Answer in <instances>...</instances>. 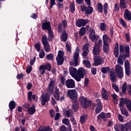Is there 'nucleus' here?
Segmentation results:
<instances>
[{
  "label": "nucleus",
  "instance_id": "nucleus-1",
  "mask_svg": "<svg viewBox=\"0 0 131 131\" xmlns=\"http://www.w3.org/2000/svg\"><path fill=\"white\" fill-rule=\"evenodd\" d=\"M70 74L73 77L76 81L79 82L81 81V78L84 77V74L86 71L84 69L80 68L78 70L76 68L71 67L69 68Z\"/></svg>",
  "mask_w": 131,
  "mask_h": 131
},
{
  "label": "nucleus",
  "instance_id": "nucleus-2",
  "mask_svg": "<svg viewBox=\"0 0 131 131\" xmlns=\"http://www.w3.org/2000/svg\"><path fill=\"white\" fill-rule=\"evenodd\" d=\"M68 96L69 97L70 99L75 100V101H73L72 108L73 110L76 112V111L78 110V102H77V100H76V99H77L78 97L77 92L75 90H68Z\"/></svg>",
  "mask_w": 131,
  "mask_h": 131
},
{
  "label": "nucleus",
  "instance_id": "nucleus-3",
  "mask_svg": "<svg viewBox=\"0 0 131 131\" xmlns=\"http://www.w3.org/2000/svg\"><path fill=\"white\" fill-rule=\"evenodd\" d=\"M78 57H79V47H77L76 52L74 54V59L70 62V65L76 67L78 65Z\"/></svg>",
  "mask_w": 131,
  "mask_h": 131
},
{
  "label": "nucleus",
  "instance_id": "nucleus-4",
  "mask_svg": "<svg viewBox=\"0 0 131 131\" xmlns=\"http://www.w3.org/2000/svg\"><path fill=\"white\" fill-rule=\"evenodd\" d=\"M115 73L117 74V77L122 79L123 78V68L119 64H116L115 67Z\"/></svg>",
  "mask_w": 131,
  "mask_h": 131
},
{
  "label": "nucleus",
  "instance_id": "nucleus-5",
  "mask_svg": "<svg viewBox=\"0 0 131 131\" xmlns=\"http://www.w3.org/2000/svg\"><path fill=\"white\" fill-rule=\"evenodd\" d=\"M56 61L57 65H62L64 62V52L59 50L56 57Z\"/></svg>",
  "mask_w": 131,
  "mask_h": 131
},
{
  "label": "nucleus",
  "instance_id": "nucleus-6",
  "mask_svg": "<svg viewBox=\"0 0 131 131\" xmlns=\"http://www.w3.org/2000/svg\"><path fill=\"white\" fill-rule=\"evenodd\" d=\"M125 102L126 104V107L128 110L131 112V100H124V99L121 98L120 103H119L120 108L124 107L123 105L125 104Z\"/></svg>",
  "mask_w": 131,
  "mask_h": 131
},
{
  "label": "nucleus",
  "instance_id": "nucleus-7",
  "mask_svg": "<svg viewBox=\"0 0 131 131\" xmlns=\"http://www.w3.org/2000/svg\"><path fill=\"white\" fill-rule=\"evenodd\" d=\"M42 29L46 31H48V33H53L52 30V26H51V23L50 21H45L42 24Z\"/></svg>",
  "mask_w": 131,
  "mask_h": 131
},
{
  "label": "nucleus",
  "instance_id": "nucleus-8",
  "mask_svg": "<svg viewBox=\"0 0 131 131\" xmlns=\"http://www.w3.org/2000/svg\"><path fill=\"white\" fill-rule=\"evenodd\" d=\"M90 22V20L86 19L79 18L76 21V26L77 27H81L82 26H85L88 23Z\"/></svg>",
  "mask_w": 131,
  "mask_h": 131
},
{
  "label": "nucleus",
  "instance_id": "nucleus-9",
  "mask_svg": "<svg viewBox=\"0 0 131 131\" xmlns=\"http://www.w3.org/2000/svg\"><path fill=\"white\" fill-rule=\"evenodd\" d=\"M119 50H120V52L121 53V54H123V53H124V50L126 53V57H127V58H128L129 57V47H126L124 48V47L123 46V45H120L119 47Z\"/></svg>",
  "mask_w": 131,
  "mask_h": 131
},
{
  "label": "nucleus",
  "instance_id": "nucleus-10",
  "mask_svg": "<svg viewBox=\"0 0 131 131\" xmlns=\"http://www.w3.org/2000/svg\"><path fill=\"white\" fill-rule=\"evenodd\" d=\"M95 66L102 65L104 64V60L100 56H95L94 58Z\"/></svg>",
  "mask_w": 131,
  "mask_h": 131
},
{
  "label": "nucleus",
  "instance_id": "nucleus-11",
  "mask_svg": "<svg viewBox=\"0 0 131 131\" xmlns=\"http://www.w3.org/2000/svg\"><path fill=\"white\" fill-rule=\"evenodd\" d=\"M50 101V96L48 95L42 94L40 97L41 105L45 106L47 102Z\"/></svg>",
  "mask_w": 131,
  "mask_h": 131
},
{
  "label": "nucleus",
  "instance_id": "nucleus-12",
  "mask_svg": "<svg viewBox=\"0 0 131 131\" xmlns=\"http://www.w3.org/2000/svg\"><path fill=\"white\" fill-rule=\"evenodd\" d=\"M66 85L68 89L75 88V82L72 79H69L66 81Z\"/></svg>",
  "mask_w": 131,
  "mask_h": 131
},
{
  "label": "nucleus",
  "instance_id": "nucleus-13",
  "mask_svg": "<svg viewBox=\"0 0 131 131\" xmlns=\"http://www.w3.org/2000/svg\"><path fill=\"white\" fill-rule=\"evenodd\" d=\"M79 101L83 108H86V107H88V100L86 98L83 96H81L80 97Z\"/></svg>",
  "mask_w": 131,
  "mask_h": 131
},
{
  "label": "nucleus",
  "instance_id": "nucleus-14",
  "mask_svg": "<svg viewBox=\"0 0 131 131\" xmlns=\"http://www.w3.org/2000/svg\"><path fill=\"white\" fill-rule=\"evenodd\" d=\"M101 96L102 99H104V100H105L106 101H108V100H109V97L110 95L107 93V91L105 90L104 88L102 89Z\"/></svg>",
  "mask_w": 131,
  "mask_h": 131
},
{
  "label": "nucleus",
  "instance_id": "nucleus-15",
  "mask_svg": "<svg viewBox=\"0 0 131 131\" xmlns=\"http://www.w3.org/2000/svg\"><path fill=\"white\" fill-rule=\"evenodd\" d=\"M28 99L30 102H31L32 99L34 101H37L38 97L35 94L32 95V92L30 91L28 93Z\"/></svg>",
  "mask_w": 131,
  "mask_h": 131
},
{
  "label": "nucleus",
  "instance_id": "nucleus-16",
  "mask_svg": "<svg viewBox=\"0 0 131 131\" xmlns=\"http://www.w3.org/2000/svg\"><path fill=\"white\" fill-rule=\"evenodd\" d=\"M125 73L127 76L130 75V65L128 61H126L124 63Z\"/></svg>",
  "mask_w": 131,
  "mask_h": 131
},
{
  "label": "nucleus",
  "instance_id": "nucleus-17",
  "mask_svg": "<svg viewBox=\"0 0 131 131\" xmlns=\"http://www.w3.org/2000/svg\"><path fill=\"white\" fill-rule=\"evenodd\" d=\"M124 19L127 21H131V12L128 9L125 10L124 12Z\"/></svg>",
  "mask_w": 131,
  "mask_h": 131
},
{
  "label": "nucleus",
  "instance_id": "nucleus-18",
  "mask_svg": "<svg viewBox=\"0 0 131 131\" xmlns=\"http://www.w3.org/2000/svg\"><path fill=\"white\" fill-rule=\"evenodd\" d=\"M100 47L98 46L97 44H95L93 47V54L94 56H98L100 54Z\"/></svg>",
  "mask_w": 131,
  "mask_h": 131
},
{
  "label": "nucleus",
  "instance_id": "nucleus-19",
  "mask_svg": "<svg viewBox=\"0 0 131 131\" xmlns=\"http://www.w3.org/2000/svg\"><path fill=\"white\" fill-rule=\"evenodd\" d=\"M120 8L121 10L127 8V2L125 0H120Z\"/></svg>",
  "mask_w": 131,
  "mask_h": 131
},
{
  "label": "nucleus",
  "instance_id": "nucleus-20",
  "mask_svg": "<svg viewBox=\"0 0 131 131\" xmlns=\"http://www.w3.org/2000/svg\"><path fill=\"white\" fill-rule=\"evenodd\" d=\"M55 86V81H51L49 84L48 90L50 91L51 94L54 93V87Z\"/></svg>",
  "mask_w": 131,
  "mask_h": 131
},
{
  "label": "nucleus",
  "instance_id": "nucleus-21",
  "mask_svg": "<svg viewBox=\"0 0 131 131\" xmlns=\"http://www.w3.org/2000/svg\"><path fill=\"white\" fill-rule=\"evenodd\" d=\"M123 129L124 131L131 130V121L124 124Z\"/></svg>",
  "mask_w": 131,
  "mask_h": 131
},
{
  "label": "nucleus",
  "instance_id": "nucleus-22",
  "mask_svg": "<svg viewBox=\"0 0 131 131\" xmlns=\"http://www.w3.org/2000/svg\"><path fill=\"white\" fill-rule=\"evenodd\" d=\"M37 131H52V129L50 128V126H41L38 127Z\"/></svg>",
  "mask_w": 131,
  "mask_h": 131
},
{
  "label": "nucleus",
  "instance_id": "nucleus-23",
  "mask_svg": "<svg viewBox=\"0 0 131 131\" xmlns=\"http://www.w3.org/2000/svg\"><path fill=\"white\" fill-rule=\"evenodd\" d=\"M57 3V8H58L60 11H63L64 10V6L63 5V2L64 0H56Z\"/></svg>",
  "mask_w": 131,
  "mask_h": 131
},
{
  "label": "nucleus",
  "instance_id": "nucleus-24",
  "mask_svg": "<svg viewBox=\"0 0 131 131\" xmlns=\"http://www.w3.org/2000/svg\"><path fill=\"white\" fill-rule=\"evenodd\" d=\"M57 27L58 32H59V33H66V30L64 28H63V27H62V23H60L57 26Z\"/></svg>",
  "mask_w": 131,
  "mask_h": 131
},
{
  "label": "nucleus",
  "instance_id": "nucleus-25",
  "mask_svg": "<svg viewBox=\"0 0 131 131\" xmlns=\"http://www.w3.org/2000/svg\"><path fill=\"white\" fill-rule=\"evenodd\" d=\"M59 90L58 88H56L53 95V97H54L55 100H57V101L60 100V93H59Z\"/></svg>",
  "mask_w": 131,
  "mask_h": 131
},
{
  "label": "nucleus",
  "instance_id": "nucleus-26",
  "mask_svg": "<svg viewBox=\"0 0 131 131\" xmlns=\"http://www.w3.org/2000/svg\"><path fill=\"white\" fill-rule=\"evenodd\" d=\"M114 128L116 131H119V129H120L121 131H124L123 125L121 124H116L114 125Z\"/></svg>",
  "mask_w": 131,
  "mask_h": 131
},
{
  "label": "nucleus",
  "instance_id": "nucleus-27",
  "mask_svg": "<svg viewBox=\"0 0 131 131\" xmlns=\"http://www.w3.org/2000/svg\"><path fill=\"white\" fill-rule=\"evenodd\" d=\"M93 11L94 9L93 8V7L91 6V5H88L85 10V14H86V15H91V14H92Z\"/></svg>",
  "mask_w": 131,
  "mask_h": 131
},
{
  "label": "nucleus",
  "instance_id": "nucleus-28",
  "mask_svg": "<svg viewBox=\"0 0 131 131\" xmlns=\"http://www.w3.org/2000/svg\"><path fill=\"white\" fill-rule=\"evenodd\" d=\"M110 79L112 82H115L116 81V75L114 72H110Z\"/></svg>",
  "mask_w": 131,
  "mask_h": 131
},
{
  "label": "nucleus",
  "instance_id": "nucleus-29",
  "mask_svg": "<svg viewBox=\"0 0 131 131\" xmlns=\"http://www.w3.org/2000/svg\"><path fill=\"white\" fill-rule=\"evenodd\" d=\"M103 43H108V42H111V38L109 37L107 35H104L103 36Z\"/></svg>",
  "mask_w": 131,
  "mask_h": 131
},
{
  "label": "nucleus",
  "instance_id": "nucleus-30",
  "mask_svg": "<svg viewBox=\"0 0 131 131\" xmlns=\"http://www.w3.org/2000/svg\"><path fill=\"white\" fill-rule=\"evenodd\" d=\"M114 55L116 58H118L119 55V51L118 50V43L116 42L115 47L114 50Z\"/></svg>",
  "mask_w": 131,
  "mask_h": 131
},
{
  "label": "nucleus",
  "instance_id": "nucleus-31",
  "mask_svg": "<svg viewBox=\"0 0 131 131\" xmlns=\"http://www.w3.org/2000/svg\"><path fill=\"white\" fill-rule=\"evenodd\" d=\"M9 107L10 111H12L16 108V102L14 101H11L9 103Z\"/></svg>",
  "mask_w": 131,
  "mask_h": 131
},
{
  "label": "nucleus",
  "instance_id": "nucleus-32",
  "mask_svg": "<svg viewBox=\"0 0 131 131\" xmlns=\"http://www.w3.org/2000/svg\"><path fill=\"white\" fill-rule=\"evenodd\" d=\"M103 52L106 54L109 53V43H103Z\"/></svg>",
  "mask_w": 131,
  "mask_h": 131
},
{
  "label": "nucleus",
  "instance_id": "nucleus-33",
  "mask_svg": "<svg viewBox=\"0 0 131 131\" xmlns=\"http://www.w3.org/2000/svg\"><path fill=\"white\" fill-rule=\"evenodd\" d=\"M123 55H120L117 60L118 65H123Z\"/></svg>",
  "mask_w": 131,
  "mask_h": 131
},
{
  "label": "nucleus",
  "instance_id": "nucleus-34",
  "mask_svg": "<svg viewBox=\"0 0 131 131\" xmlns=\"http://www.w3.org/2000/svg\"><path fill=\"white\" fill-rule=\"evenodd\" d=\"M90 39L92 41H94V40H96L97 38H99V36L96 35L95 33H91L89 35Z\"/></svg>",
  "mask_w": 131,
  "mask_h": 131
},
{
  "label": "nucleus",
  "instance_id": "nucleus-35",
  "mask_svg": "<svg viewBox=\"0 0 131 131\" xmlns=\"http://www.w3.org/2000/svg\"><path fill=\"white\" fill-rule=\"evenodd\" d=\"M121 112L123 115H125V116H129V114H128V112L126 111L125 107H120Z\"/></svg>",
  "mask_w": 131,
  "mask_h": 131
},
{
  "label": "nucleus",
  "instance_id": "nucleus-36",
  "mask_svg": "<svg viewBox=\"0 0 131 131\" xmlns=\"http://www.w3.org/2000/svg\"><path fill=\"white\" fill-rule=\"evenodd\" d=\"M44 50H45V52L46 53H49V52L51 51V46H50V44L48 43L47 44H44L43 45Z\"/></svg>",
  "mask_w": 131,
  "mask_h": 131
},
{
  "label": "nucleus",
  "instance_id": "nucleus-37",
  "mask_svg": "<svg viewBox=\"0 0 131 131\" xmlns=\"http://www.w3.org/2000/svg\"><path fill=\"white\" fill-rule=\"evenodd\" d=\"M29 114L30 115H32V114H34L35 112V106L32 105V107H30L28 110Z\"/></svg>",
  "mask_w": 131,
  "mask_h": 131
},
{
  "label": "nucleus",
  "instance_id": "nucleus-38",
  "mask_svg": "<svg viewBox=\"0 0 131 131\" xmlns=\"http://www.w3.org/2000/svg\"><path fill=\"white\" fill-rule=\"evenodd\" d=\"M67 39H68V35L66 33H62L60 37L61 41L65 42Z\"/></svg>",
  "mask_w": 131,
  "mask_h": 131
},
{
  "label": "nucleus",
  "instance_id": "nucleus-39",
  "mask_svg": "<svg viewBox=\"0 0 131 131\" xmlns=\"http://www.w3.org/2000/svg\"><path fill=\"white\" fill-rule=\"evenodd\" d=\"M110 71V67H106L101 68V72L104 74H106V73H108Z\"/></svg>",
  "mask_w": 131,
  "mask_h": 131
},
{
  "label": "nucleus",
  "instance_id": "nucleus-40",
  "mask_svg": "<svg viewBox=\"0 0 131 131\" xmlns=\"http://www.w3.org/2000/svg\"><path fill=\"white\" fill-rule=\"evenodd\" d=\"M108 3H105L103 5V13L104 15H107L108 14Z\"/></svg>",
  "mask_w": 131,
  "mask_h": 131
},
{
  "label": "nucleus",
  "instance_id": "nucleus-41",
  "mask_svg": "<svg viewBox=\"0 0 131 131\" xmlns=\"http://www.w3.org/2000/svg\"><path fill=\"white\" fill-rule=\"evenodd\" d=\"M97 8L98 11L99 13H103V5H102V3H98L97 4Z\"/></svg>",
  "mask_w": 131,
  "mask_h": 131
},
{
  "label": "nucleus",
  "instance_id": "nucleus-42",
  "mask_svg": "<svg viewBox=\"0 0 131 131\" xmlns=\"http://www.w3.org/2000/svg\"><path fill=\"white\" fill-rule=\"evenodd\" d=\"M42 66L44 67L45 70H48V71H51V69H52V67L51 66V64L50 63L42 64Z\"/></svg>",
  "mask_w": 131,
  "mask_h": 131
},
{
  "label": "nucleus",
  "instance_id": "nucleus-43",
  "mask_svg": "<svg viewBox=\"0 0 131 131\" xmlns=\"http://www.w3.org/2000/svg\"><path fill=\"white\" fill-rule=\"evenodd\" d=\"M83 64L85 65V67L87 68H91L92 64H91V62L89 60H83Z\"/></svg>",
  "mask_w": 131,
  "mask_h": 131
},
{
  "label": "nucleus",
  "instance_id": "nucleus-44",
  "mask_svg": "<svg viewBox=\"0 0 131 131\" xmlns=\"http://www.w3.org/2000/svg\"><path fill=\"white\" fill-rule=\"evenodd\" d=\"M41 41L43 45L49 43V42L48 41V37L46 35H43L42 36Z\"/></svg>",
  "mask_w": 131,
  "mask_h": 131
},
{
  "label": "nucleus",
  "instance_id": "nucleus-45",
  "mask_svg": "<svg viewBox=\"0 0 131 131\" xmlns=\"http://www.w3.org/2000/svg\"><path fill=\"white\" fill-rule=\"evenodd\" d=\"M70 9L72 14H73L74 12H75V5H74V2H73L72 3H71L70 5Z\"/></svg>",
  "mask_w": 131,
  "mask_h": 131
},
{
  "label": "nucleus",
  "instance_id": "nucleus-46",
  "mask_svg": "<svg viewBox=\"0 0 131 131\" xmlns=\"http://www.w3.org/2000/svg\"><path fill=\"white\" fill-rule=\"evenodd\" d=\"M39 71L40 74H41V75H43V74H45V73H46V70L42 65H41L39 67Z\"/></svg>",
  "mask_w": 131,
  "mask_h": 131
},
{
  "label": "nucleus",
  "instance_id": "nucleus-47",
  "mask_svg": "<svg viewBox=\"0 0 131 131\" xmlns=\"http://www.w3.org/2000/svg\"><path fill=\"white\" fill-rule=\"evenodd\" d=\"M71 113H72V111L70 110L68 111H64L63 114V115H65L66 117H68L69 118V117H70V115H71Z\"/></svg>",
  "mask_w": 131,
  "mask_h": 131
},
{
  "label": "nucleus",
  "instance_id": "nucleus-48",
  "mask_svg": "<svg viewBox=\"0 0 131 131\" xmlns=\"http://www.w3.org/2000/svg\"><path fill=\"white\" fill-rule=\"evenodd\" d=\"M29 107H30V105L27 102H26L23 104V108H24V110L25 111H28L29 110Z\"/></svg>",
  "mask_w": 131,
  "mask_h": 131
},
{
  "label": "nucleus",
  "instance_id": "nucleus-49",
  "mask_svg": "<svg viewBox=\"0 0 131 131\" xmlns=\"http://www.w3.org/2000/svg\"><path fill=\"white\" fill-rule=\"evenodd\" d=\"M86 118H88V116L86 115L81 116L80 119V121L81 123H84V122H85V120H86Z\"/></svg>",
  "mask_w": 131,
  "mask_h": 131
},
{
  "label": "nucleus",
  "instance_id": "nucleus-50",
  "mask_svg": "<svg viewBox=\"0 0 131 131\" xmlns=\"http://www.w3.org/2000/svg\"><path fill=\"white\" fill-rule=\"evenodd\" d=\"M46 58L48 61H53V60H54V54H48L46 55Z\"/></svg>",
  "mask_w": 131,
  "mask_h": 131
},
{
  "label": "nucleus",
  "instance_id": "nucleus-51",
  "mask_svg": "<svg viewBox=\"0 0 131 131\" xmlns=\"http://www.w3.org/2000/svg\"><path fill=\"white\" fill-rule=\"evenodd\" d=\"M88 51L86 50H84L82 53V56L84 59L89 60V56H88Z\"/></svg>",
  "mask_w": 131,
  "mask_h": 131
},
{
  "label": "nucleus",
  "instance_id": "nucleus-52",
  "mask_svg": "<svg viewBox=\"0 0 131 131\" xmlns=\"http://www.w3.org/2000/svg\"><path fill=\"white\" fill-rule=\"evenodd\" d=\"M119 22L120 24L123 26V27L125 28H126V27H127V26L126 25V24L125 23V21H124V19H123V18H120L119 19Z\"/></svg>",
  "mask_w": 131,
  "mask_h": 131
},
{
  "label": "nucleus",
  "instance_id": "nucleus-53",
  "mask_svg": "<svg viewBox=\"0 0 131 131\" xmlns=\"http://www.w3.org/2000/svg\"><path fill=\"white\" fill-rule=\"evenodd\" d=\"M97 119H104V120H105V113L102 112L99 115H98L97 117Z\"/></svg>",
  "mask_w": 131,
  "mask_h": 131
},
{
  "label": "nucleus",
  "instance_id": "nucleus-54",
  "mask_svg": "<svg viewBox=\"0 0 131 131\" xmlns=\"http://www.w3.org/2000/svg\"><path fill=\"white\" fill-rule=\"evenodd\" d=\"M62 121V123L65 124V125H69L70 124V120L67 118H63Z\"/></svg>",
  "mask_w": 131,
  "mask_h": 131
},
{
  "label": "nucleus",
  "instance_id": "nucleus-55",
  "mask_svg": "<svg viewBox=\"0 0 131 131\" xmlns=\"http://www.w3.org/2000/svg\"><path fill=\"white\" fill-rule=\"evenodd\" d=\"M66 47L67 53H71V46L68 43V42H66Z\"/></svg>",
  "mask_w": 131,
  "mask_h": 131
},
{
  "label": "nucleus",
  "instance_id": "nucleus-56",
  "mask_svg": "<svg viewBox=\"0 0 131 131\" xmlns=\"http://www.w3.org/2000/svg\"><path fill=\"white\" fill-rule=\"evenodd\" d=\"M86 30H88V31H90V33H96V32H95V30L94 29L91 28V27H90V26L89 25L86 26Z\"/></svg>",
  "mask_w": 131,
  "mask_h": 131
},
{
  "label": "nucleus",
  "instance_id": "nucleus-57",
  "mask_svg": "<svg viewBox=\"0 0 131 131\" xmlns=\"http://www.w3.org/2000/svg\"><path fill=\"white\" fill-rule=\"evenodd\" d=\"M103 106L102 105L97 106L95 109V112L97 114H99L100 111H102Z\"/></svg>",
  "mask_w": 131,
  "mask_h": 131
},
{
  "label": "nucleus",
  "instance_id": "nucleus-58",
  "mask_svg": "<svg viewBox=\"0 0 131 131\" xmlns=\"http://www.w3.org/2000/svg\"><path fill=\"white\" fill-rule=\"evenodd\" d=\"M100 28L101 31H106V24L104 23H100Z\"/></svg>",
  "mask_w": 131,
  "mask_h": 131
},
{
  "label": "nucleus",
  "instance_id": "nucleus-59",
  "mask_svg": "<svg viewBox=\"0 0 131 131\" xmlns=\"http://www.w3.org/2000/svg\"><path fill=\"white\" fill-rule=\"evenodd\" d=\"M127 86H126V83H124L122 86V91L123 94H125L126 93Z\"/></svg>",
  "mask_w": 131,
  "mask_h": 131
},
{
  "label": "nucleus",
  "instance_id": "nucleus-60",
  "mask_svg": "<svg viewBox=\"0 0 131 131\" xmlns=\"http://www.w3.org/2000/svg\"><path fill=\"white\" fill-rule=\"evenodd\" d=\"M45 56H46V53H45V51L42 49L40 50V52L39 54V57L41 59H42V58L45 57Z\"/></svg>",
  "mask_w": 131,
  "mask_h": 131
},
{
  "label": "nucleus",
  "instance_id": "nucleus-61",
  "mask_svg": "<svg viewBox=\"0 0 131 131\" xmlns=\"http://www.w3.org/2000/svg\"><path fill=\"white\" fill-rule=\"evenodd\" d=\"M34 47L36 49L37 52L40 51V44L39 43H36L34 45Z\"/></svg>",
  "mask_w": 131,
  "mask_h": 131
},
{
  "label": "nucleus",
  "instance_id": "nucleus-62",
  "mask_svg": "<svg viewBox=\"0 0 131 131\" xmlns=\"http://www.w3.org/2000/svg\"><path fill=\"white\" fill-rule=\"evenodd\" d=\"M56 0H50V5L49 9H53V6H55L56 5Z\"/></svg>",
  "mask_w": 131,
  "mask_h": 131
},
{
  "label": "nucleus",
  "instance_id": "nucleus-63",
  "mask_svg": "<svg viewBox=\"0 0 131 131\" xmlns=\"http://www.w3.org/2000/svg\"><path fill=\"white\" fill-rule=\"evenodd\" d=\"M112 87L113 89H114V90H115V91L117 92V93H118V92H119V89H118V86H117L116 84L113 83Z\"/></svg>",
  "mask_w": 131,
  "mask_h": 131
},
{
  "label": "nucleus",
  "instance_id": "nucleus-64",
  "mask_svg": "<svg viewBox=\"0 0 131 131\" xmlns=\"http://www.w3.org/2000/svg\"><path fill=\"white\" fill-rule=\"evenodd\" d=\"M119 10H120L119 5H118V4L116 3L114 6L115 12H119Z\"/></svg>",
  "mask_w": 131,
  "mask_h": 131
}]
</instances>
